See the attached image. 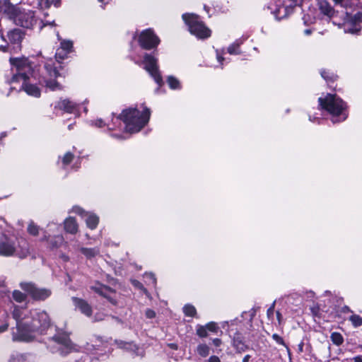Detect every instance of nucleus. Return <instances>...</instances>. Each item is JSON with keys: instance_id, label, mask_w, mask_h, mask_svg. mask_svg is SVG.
Wrapping results in <instances>:
<instances>
[{"instance_id": "nucleus-1", "label": "nucleus", "mask_w": 362, "mask_h": 362, "mask_svg": "<svg viewBox=\"0 0 362 362\" xmlns=\"http://www.w3.org/2000/svg\"><path fill=\"white\" fill-rule=\"evenodd\" d=\"M13 317L16 321V332H13L14 341H29L37 335L43 334L50 327V319L42 310H34L23 313L22 309L16 306Z\"/></svg>"}, {"instance_id": "nucleus-2", "label": "nucleus", "mask_w": 362, "mask_h": 362, "mask_svg": "<svg viewBox=\"0 0 362 362\" xmlns=\"http://www.w3.org/2000/svg\"><path fill=\"white\" fill-rule=\"evenodd\" d=\"M10 63L11 76L7 78V82L11 85V89L18 91L23 90L30 95L40 97V89L36 86L27 83L33 73L30 62L25 57H21L11 58Z\"/></svg>"}, {"instance_id": "nucleus-3", "label": "nucleus", "mask_w": 362, "mask_h": 362, "mask_svg": "<svg viewBox=\"0 0 362 362\" xmlns=\"http://www.w3.org/2000/svg\"><path fill=\"white\" fill-rule=\"evenodd\" d=\"M151 111L144 107L141 111L137 108H129L124 110L119 118L125 124V129L129 133L139 132L148 122L150 118Z\"/></svg>"}, {"instance_id": "nucleus-4", "label": "nucleus", "mask_w": 362, "mask_h": 362, "mask_svg": "<svg viewBox=\"0 0 362 362\" xmlns=\"http://www.w3.org/2000/svg\"><path fill=\"white\" fill-rule=\"evenodd\" d=\"M320 105L332 116V122L337 123L346 119V104L336 94H327L324 98H319Z\"/></svg>"}, {"instance_id": "nucleus-5", "label": "nucleus", "mask_w": 362, "mask_h": 362, "mask_svg": "<svg viewBox=\"0 0 362 362\" xmlns=\"http://www.w3.org/2000/svg\"><path fill=\"white\" fill-rule=\"evenodd\" d=\"M49 347L52 352L67 355L76 351V346L71 341L68 334L65 332L55 334L49 341Z\"/></svg>"}, {"instance_id": "nucleus-6", "label": "nucleus", "mask_w": 362, "mask_h": 362, "mask_svg": "<svg viewBox=\"0 0 362 362\" xmlns=\"http://www.w3.org/2000/svg\"><path fill=\"white\" fill-rule=\"evenodd\" d=\"M182 19L187 25L189 32L198 38H207L211 35V30L205 26L199 16L194 13H185Z\"/></svg>"}, {"instance_id": "nucleus-7", "label": "nucleus", "mask_w": 362, "mask_h": 362, "mask_svg": "<svg viewBox=\"0 0 362 362\" xmlns=\"http://www.w3.org/2000/svg\"><path fill=\"white\" fill-rule=\"evenodd\" d=\"M13 11L8 18L17 25L25 28H32L37 23V18L33 11L22 10L18 5H14Z\"/></svg>"}, {"instance_id": "nucleus-8", "label": "nucleus", "mask_w": 362, "mask_h": 362, "mask_svg": "<svg viewBox=\"0 0 362 362\" xmlns=\"http://www.w3.org/2000/svg\"><path fill=\"white\" fill-rule=\"evenodd\" d=\"M20 287L26 291L34 300H44L51 295V291L47 288H37L30 282H21Z\"/></svg>"}, {"instance_id": "nucleus-9", "label": "nucleus", "mask_w": 362, "mask_h": 362, "mask_svg": "<svg viewBox=\"0 0 362 362\" xmlns=\"http://www.w3.org/2000/svg\"><path fill=\"white\" fill-rule=\"evenodd\" d=\"M160 42L159 38L154 34L151 29L143 31L139 37V43L141 47L151 49L156 47Z\"/></svg>"}, {"instance_id": "nucleus-10", "label": "nucleus", "mask_w": 362, "mask_h": 362, "mask_svg": "<svg viewBox=\"0 0 362 362\" xmlns=\"http://www.w3.org/2000/svg\"><path fill=\"white\" fill-rule=\"evenodd\" d=\"M144 62L145 64V69L153 78L155 81L158 85H160L162 83V77L160 76L158 70L157 59L154 57L148 54H146L144 56Z\"/></svg>"}, {"instance_id": "nucleus-11", "label": "nucleus", "mask_w": 362, "mask_h": 362, "mask_svg": "<svg viewBox=\"0 0 362 362\" xmlns=\"http://www.w3.org/2000/svg\"><path fill=\"white\" fill-rule=\"evenodd\" d=\"M16 250V243L14 239L4 236L0 238V255L11 256Z\"/></svg>"}, {"instance_id": "nucleus-12", "label": "nucleus", "mask_w": 362, "mask_h": 362, "mask_svg": "<svg viewBox=\"0 0 362 362\" xmlns=\"http://www.w3.org/2000/svg\"><path fill=\"white\" fill-rule=\"evenodd\" d=\"M45 68L47 70L49 76L50 77L49 80L45 81L46 86L52 90H60L62 88L59 83L52 79V78H56L60 76L59 71L55 67H53L52 65L48 64H45Z\"/></svg>"}, {"instance_id": "nucleus-13", "label": "nucleus", "mask_w": 362, "mask_h": 362, "mask_svg": "<svg viewBox=\"0 0 362 362\" xmlns=\"http://www.w3.org/2000/svg\"><path fill=\"white\" fill-rule=\"evenodd\" d=\"M92 289L100 296L107 298L112 305L117 304V293L110 287L104 285H99L92 287Z\"/></svg>"}, {"instance_id": "nucleus-14", "label": "nucleus", "mask_w": 362, "mask_h": 362, "mask_svg": "<svg viewBox=\"0 0 362 362\" xmlns=\"http://www.w3.org/2000/svg\"><path fill=\"white\" fill-rule=\"evenodd\" d=\"M24 35V33L21 29L15 28L8 33L7 37L9 42L19 49Z\"/></svg>"}, {"instance_id": "nucleus-15", "label": "nucleus", "mask_w": 362, "mask_h": 362, "mask_svg": "<svg viewBox=\"0 0 362 362\" xmlns=\"http://www.w3.org/2000/svg\"><path fill=\"white\" fill-rule=\"evenodd\" d=\"M14 255L21 259L25 258L30 255V246L25 240L21 239L17 240L16 250Z\"/></svg>"}, {"instance_id": "nucleus-16", "label": "nucleus", "mask_w": 362, "mask_h": 362, "mask_svg": "<svg viewBox=\"0 0 362 362\" xmlns=\"http://www.w3.org/2000/svg\"><path fill=\"white\" fill-rule=\"evenodd\" d=\"M72 301L76 308L78 309L83 314L88 317H90L92 315L91 306L87 301L76 297H73Z\"/></svg>"}, {"instance_id": "nucleus-17", "label": "nucleus", "mask_w": 362, "mask_h": 362, "mask_svg": "<svg viewBox=\"0 0 362 362\" xmlns=\"http://www.w3.org/2000/svg\"><path fill=\"white\" fill-rule=\"evenodd\" d=\"M78 105L69 99H63L58 101L55 107L64 110L68 113H74L78 110Z\"/></svg>"}, {"instance_id": "nucleus-18", "label": "nucleus", "mask_w": 362, "mask_h": 362, "mask_svg": "<svg viewBox=\"0 0 362 362\" xmlns=\"http://www.w3.org/2000/svg\"><path fill=\"white\" fill-rule=\"evenodd\" d=\"M73 47V44L71 41L69 40H62L61 42V46L57 49V53L55 54V58L57 60L64 59L67 54L71 51Z\"/></svg>"}, {"instance_id": "nucleus-19", "label": "nucleus", "mask_w": 362, "mask_h": 362, "mask_svg": "<svg viewBox=\"0 0 362 362\" xmlns=\"http://www.w3.org/2000/svg\"><path fill=\"white\" fill-rule=\"evenodd\" d=\"M317 5L321 13L329 18L335 15L336 11L327 0H319Z\"/></svg>"}, {"instance_id": "nucleus-20", "label": "nucleus", "mask_w": 362, "mask_h": 362, "mask_svg": "<svg viewBox=\"0 0 362 362\" xmlns=\"http://www.w3.org/2000/svg\"><path fill=\"white\" fill-rule=\"evenodd\" d=\"M343 26H344V30L346 33L358 34L361 30V27L360 25L355 24V23H354L349 18L344 23Z\"/></svg>"}, {"instance_id": "nucleus-21", "label": "nucleus", "mask_w": 362, "mask_h": 362, "mask_svg": "<svg viewBox=\"0 0 362 362\" xmlns=\"http://www.w3.org/2000/svg\"><path fill=\"white\" fill-rule=\"evenodd\" d=\"M64 230L71 234H75L78 231V224L73 217H69L64 222Z\"/></svg>"}, {"instance_id": "nucleus-22", "label": "nucleus", "mask_w": 362, "mask_h": 362, "mask_svg": "<svg viewBox=\"0 0 362 362\" xmlns=\"http://www.w3.org/2000/svg\"><path fill=\"white\" fill-rule=\"evenodd\" d=\"M79 250L88 259L95 257L100 253V249L98 247L93 248L81 247Z\"/></svg>"}, {"instance_id": "nucleus-23", "label": "nucleus", "mask_w": 362, "mask_h": 362, "mask_svg": "<svg viewBox=\"0 0 362 362\" xmlns=\"http://www.w3.org/2000/svg\"><path fill=\"white\" fill-rule=\"evenodd\" d=\"M14 5L7 0H0V13H4L8 16L14 11Z\"/></svg>"}, {"instance_id": "nucleus-24", "label": "nucleus", "mask_w": 362, "mask_h": 362, "mask_svg": "<svg viewBox=\"0 0 362 362\" xmlns=\"http://www.w3.org/2000/svg\"><path fill=\"white\" fill-rule=\"evenodd\" d=\"M86 215L87 216L86 219L87 226L92 230L95 229L98 224V217L95 214L88 213H86Z\"/></svg>"}, {"instance_id": "nucleus-25", "label": "nucleus", "mask_w": 362, "mask_h": 362, "mask_svg": "<svg viewBox=\"0 0 362 362\" xmlns=\"http://www.w3.org/2000/svg\"><path fill=\"white\" fill-rule=\"evenodd\" d=\"M330 339L334 344L336 346H341L344 343L343 336L337 332H334L330 335Z\"/></svg>"}, {"instance_id": "nucleus-26", "label": "nucleus", "mask_w": 362, "mask_h": 362, "mask_svg": "<svg viewBox=\"0 0 362 362\" xmlns=\"http://www.w3.org/2000/svg\"><path fill=\"white\" fill-rule=\"evenodd\" d=\"M59 0H39V6L42 8H49L52 4L55 6H58Z\"/></svg>"}, {"instance_id": "nucleus-27", "label": "nucleus", "mask_w": 362, "mask_h": 362, "mask_svg": "<svg viewBox=\"0 0 362 362\" xmlns=\"http://www.w3.org/2000/svg\"><path fill=\"white\" fill-rule=\"evenodd\" d=\"M12 296L18 303H22L26 299V295L18 290L13 291Z\"/></svg>"}, {"instance_id": "nucleus-28", "label": "nucleus", "mask_w": 362, "mask_h": 362, "mask_svg": "<svg viewBox=\"0 0 362 362\" xmlns=\"http://www.w3.org/2000/svg\"><path fill=\"white\" fill-rule=\"evenodd\" d=\"M197 353L202 357L209 354V347L206 344H199L197 349Z\"/></svg>"}, {"instance_id": "nucleus-29", "label": "nucleus", "mask_w": 362, "mask_h": 362, "mask_svg": "<svg viewBox=\"0 0 362 362\" xmlns=\"http://www.w3.org/2000/svg\"><path fill=\"white\" fill-rule=\"evenodd\" d=\"M183 312L187 316L194 317L196 315V309L192 305H186L183 308Z\"/></svg>"}, {"instance_id": "nucleus-30", "label": "nucleus", "mask_w": 362, "mask_h": 362, "mask_svg": "<svg viewBox=\"0 0 362 362\" xmlns=\"http://www.w3.org/2000/svg\"><path fill=\"white\" fill-rule=\"evenodd\" d=\"M320 74L322 77L327 81H333L337 78V76L335 74L326 70H322L320 72Z\"/></svg>"}, {"instance_id": "nucleus-31", "label": "nucleus", "mask_w": 362, "mask_h": 362, "mask_svg": "<svg viewBox=\"0 0 362 362\" xmlns=\"http://www.w3.org/2000/svg\"><path fill=\"white\" fill-rule=\"evenodd\" d=\"M349 320L355 327H358L362 325V317L358 315H352L349 317Z\"/></svg>"}, {"instance_id": "nucleus-32", "label": "nucleus", "mask_w": 362, "mask_h": 362, "mask_svg": "<svg viewBox=\"0 0 362 362\" xmlns=\"http://www.w3.org/2000/svg\"><path fill=\"white\" fill-rule=\"evenodd\" d=\"M233 346L239 352L245 351L247 349V346L238 339H234Z\"/></svg>"}, {"instance_id": "nucleus-33", "label": "nucleus", "mask_w": 362, "mask_h": 362, "mask_svg": "<svg viewBox=\"0 0 362 362\" xmlns=\"http://www.w3.org/2000/svg\"><path fill=\"white\" fill-rule=\"evenodd\" d=\"M168 83L170 88L177 89L180 88V82L175 77L170 76L168 78Z\"/></svg>"}, {"instance_id": "nucleus-34", "label": "nucleus", "mask_w": 362, "mask_h": 362, "mask_svg": "<svg viewBox=\"0 0 362 362\" xmlns=\"http://www.w3.org/2000/svg\"><path fill=\"white\" fill-rule=\"evenodd\" d=\"M28 232L30 235L36 236L39 233V227L33 222H30L28 226Z\"/></svg>"}, {"instance_id": "nucleus-35", "label": "nucleus", "mask_w": 362, "mask_h": 362, "mask_svg": "<svg viewBox=\"0 0 362 362\" xmlns=\"http://www.w3.org/2000/svg\"><path fill=\"white\" fill-rule=\"evenodd\" d=\"M73 158H74V155L71 153H70V152L66 153L62 158L63 165L64 166L68 165L72 161Z\"/></svg>"}, {"instance_id": "nucleus-36", "label": "nucleus", "mask_w": 362, "mask_h": 362, "mask_svg": "<svg viewBox=\"0 0 362 362\" xmlns=\"http://www.w3.org/2000/svg\"><path fill=\"white\" fill-rule=\"evenodd\" d=\"M349 18L351 19L354 23H355V24L360 25V23L362 22V13L358 12L355 13L354 16H349Z\"/></svg>"}, {"instance_id": "nucleus-37", "label": "nucleus", "mask_w": 362, "mask_h": 362, "mask_svg": "<svg viewBox=\"0 0 362 362\" xmlns=\"http://www.w3.org/2000/svg\"><path fill=\"white\" fill-rule=\"evenodd\" d=\"M197 334L200 337H207L208 334H207V330H206L205 326H201V325L198 326L197 328Z\"/></svg>"}, {"instance_id": "nucleus-38", "label": "nucleus", "mask_w": 362, "mask_h": 362, "mask_svg": "<svg viewBox=\"0 0 362 362\" xmlns=\"http://www.w3.org/2000/svg\"><path fill=\"white\" fill-rule=\"evenodd\" d=\"M205 327H206V330H209L210 332H215V333H216L218 330V327L214 322H209L208 324L206 325Z\"/></svg>"}, {"instance_id": "nucleus-39", "label": "nucleus", "mask_w": 362, "mask_h": 362, "mask_svg": "<svg viewBox=\"0 0 362 362\" xmlns=\"http://www.w3.org/2000/svg\"><path fill=\"white\" fill-rule=\"evenodd\" d=\"M272 339L279 344H281L284 346H285L288 350V347L286 346V344H285L283 338L281 337H280L279 334H273L272 335Z\"/></svg>"}, {"instance_id": "nucleus-40", "label": "nucleus", "mask_w": 362, "mask_h": 362, "mask_svg": "<svg viewBox=\"0 0 362 362\" xmlns=\"http://www.w3.org/2000/svg\"><path fill=\"white\" fill-rule=\"evenodd\" d=\"M144 277L146 279H148L149 280V284H151L152 286H155L156 284V279L153 274L152 273H146L144 274Z\"/></svg>"}, {"instance_id": "nucleus-41", "label": "nucleus", "mask_w": 362, "mask_h": 362, "mask_svg": "<svg viewBox=\"0 0 362 362\" xmlns=\"http://www.w3.org/2000/svg\"><path fill=\"white\" fill-rule=\"evenodd\" d=\"M239 47V44L238 43H233V45H230L228 48V52L230 54H238V52H237V49Z\"/></svg>"}, {"instance_id": "nucleus-42", "label": "nucleus", "mask_w": 362, "mask_h": 362, "mask_svg": "<svg viewBox=\"0 0 362 362\" xmlns=\"http://www.w3.org/2000/svg\"><path fill=\"white\" fill-rule=\"evenodd\" d=\"M132 284H133L135 287H136V288H139V289L142 290L145 293H147V291H146V289L144 287V286L142 285V284H141V283H140L139 281H137V280H132Z\"/></svg>"}, {"instance_id": "nucleus-43", "label": "nucleus", "mask_w": 362, "mask_h": 362, "mask_svg": "<svg viewBox=\"0 0 362 362\" xmlns=\"http://www.w3.org/2000/svg\"><path fill=\"white\" fill-rule=\"evenodd\" d=\"M25 359L23 355H17L12 357L9 362H25Z\"/></svg>"}, {"instance_id": "nucleus-44", "label": "nucleus", "mask_w": 362, "mask_h": 362, "mask_svg": "<svg viewBox=\"0 0 362 362\" xmlns=\"http://www.w3.org/2000/svg\"><path fill=\"white\" fill-rule=\"evenodd\" d=\"M146 316L149 319L154 318L156 317V313L151 309H147L146 310Z\"/></svg>"}, {"instance_id": "nucleus-45", "label": "nucleus", "mask_w": 362, "mask_h": 362, "mask_svg": "<svg viewBox=\"0 0 362 362\" xmlns=\"http://www.w3.org/2000/svg\"><path fill=\"white\" fill-rule=\"evenodd\" d=\"M63 243V237L62 235H59L56 237V241L54 244H53L54 247H59Z\"/></svg>"}, {"instance_id": "nucleus-46", "label": "nucleus", "mask_w": 362, "mask_h": 362, "mask_svg": "<svg viewBox=\"0 0 362 362\" xmlns=\"http://www.w3.org/2000/svg\"><path fill=\"white\" fill-rule=\"evenodd\" d=\"M274 306H275V302L272 303L271 307L267 310V315L269 317H270L272 315H273L274 312Z\"/></svg>"}, {"instance_id": "nucleus-47", "label": "nucleus", "mask_w": 362, "mask_h": 362, "mask_svg": "<svg viewBox=\"0 0 362 362\" xmlns=\"http://www.w3.org/2000/svg\"><path fill=\"white\" fill-rule=\"evenodd\" d=\"M208 362H221V361L218 356H212L209 358Z\"/></svg>"}, {"instance_id": "nucleus-48", "label": "nucleus", "mask_w": 362, "mask_h": 362, "mask_svg": "<svg viewBox=\"0 0 362 362\" xmlns=\"http://www.w3.org/2000/svg\"><path fill=\"white\" fill-rule=\"evenodd\" d=\"M221 343L222 342L220 339L216 338L213 340V344L215 346H219L221 344Z\"/></svg>"}, {"instance_id": "nucleus-49", "label": "nucleus", "mask_w": 362, "mask_h": 362, "mask_svg": "<svg viewBox=\"0 0 362 362\" xmlns=\"http://www.w3.org/2000/svg\"><path fill=\"white\" fill-rule=\"evenodd\" d=\"M8 325L7 324L0 326V333L4 332L8 329Z\"/></svg>"}, {"instance_id": "nucleus-50", "label": "nucleus", "mask_w": 362, "mask_h": 362, "mask_svg": "<svg viewBox=\"0 0 362 362\" xmlns=\"http://www.w3.org/2000/svg\"><path fill=\"white\" fill-rule=\"evenodd\" d=\"M354 362H362V356H357L352 358Z\"/></svg>"}, {"instance_id": "nucleus-51", "label": "nucleus", "mask_w": 362, "mask_h": 362, "mask_svg": "<svg viewBox=\"0 0 362 362\" xmlns=\"http://www.w3.org/2000/svg\"><path fill=\"white\" fill-rule=\"evenodd\" d=\"M250 358V355H245L243 359V362H248Z\"/></svg>"}, {"instance_id": "nucleus-52", "label": "nucleus", "mask_w": 362, "mask_h": 362, "mask_svg": "<svg viewBox=\"0 0 362 362\" xmlns=\"http://www.w3.org/2000/svg\"><path fill=\"white\" fill-rule=\"evenodd\" d=\"M303 343L301 342L299 345H298V349H299V351L302 352L303 351Z\"/></svg>"}, {"instance_id": "nucleus-53", "label": "nucleus", "mask_w": 362, "mask_h": 362, "mask_svg": "<svg viewBox=\"0 0 362 362\" xmlns=\"http://www.w3.org/2000/svg\"><path fill=\"white\" fill-rule=\"evenodd\" d=\"M96 125H98L99 127H101L103 126V121L102 120H98L97 122H96Z\"/></svg>"}, {"instance_id": "nucleus-54", "label": "nucleus", "mask_w": 362, "mask_h": 362, "mask_svg": "<svg viewBox=\"0 0 362 362\" xmlns=\"http://www.w3.org/2000/svg\"><path fill=\"white\" fill-rule=\"evenodd\" d=\"M75 211H76V213H78L79 214H82L83 210L81 209H80V208H76L75 209Z\"/></svg>"}, {"instance_id": "nucleus-55", "label": "nucleus", "mask_w": 362, "mask_h": 362, "mask_svg": "<svg viewBox=\"0 0 362 362\" xmlns=\"http://www.w3.org/2000/svg\"><path fill=\"white\" fill-rule=\"evenodd\" d=\"M335 4H341L344 1V0H332Z\"/></svg>"}, {"instance_id": "nucleus-56", "label": "nucleus", "mask_w": 362, "mask_h": 362, "mask_svg": "<svg viewBox=\"0 0 362 362\" xmlns=\"http://www.w3.org/2000/svg\"><path fill=\"white\" fill-rule=\"evenodd\" d=\"M170 346L172 349H177V345H176L175 344H170Z\"/></svg>"}, {"instance_id": "nucleus-57", "label": "nucleus", "mask_w": 362, "mask_h": 362, "mask_svg": "<svg viewBox=\"0 0 362 362\" xmlns=\"http://www.w3.org/2000/svg\"><path fill=\"white\" fill-rule=\"evenodd\" d=\"M276 316H277L278 320L280 322V319H281V313L279 312H277L276 313Z\"/></svg>"}, {"instance_id": "nucleus-58", "label": "nucleus", "mask_w": 362, "mask_h": 362, "mask_svg": "<svg viewBox=\"0 0 362 362\" xmlns=\"http://www.w3.org/2000/svg\"><path fill=\"white\" fill-rule=\"evenodd\" d=\"M305 35H310L311 33V30L309 29H307L304 31Z\"/></svg>"}, {"instance_id": "nucleus-59", "label": "nucleus", "mask_w": 362, "mask_h": 362, "mask_svg": "<svg viewBox=\"0 0 362 362\" xmlns=\"http://www.w3.org/2000/svg\"><path fill=\"white\" fill-rule=\"evenodd\" d=\"M343 310H344V311H348V312H350V311H351V310H350V309H349V308L348 306H344V307L343 308Z\"/></svg>"}, {"instance_id": "nucleus-60", "label": "nucleus", "mask_w": 362, "mask_h": 362, "mask_svg": "<svg viewBox=\"0 0 362 362\" xmlns=\"http://www.w3.org/2000/svg\"><path fill=\"white\" fill-rule=\"evenodd\" d=\"M217 59H218V62H221L223 60V58L218 55L217 56Z\"/></svg>"}, {"instance_id": "nucleus-61", "label": "nucleus", "mask_w": 362, "mask_h": 362, "mask_svg": "<svg viewBox=\"0 0 362 362\" xmlns=\"http://www.w3.org/2000/svg\"><path fill=\"white\" fill-rule=\"evenodd\" d=\"M127 346H128L129 347H132V346L136 347V345H134V344H127Z\"/></svg>"}, {"instance_id": "nucleus-62", "label": "nucleus", "mask_w": 362, "mask_h": 362, "mask_svg": "<svg viewBox=\"0 0 362 362\" xmlns=\"http://www.w3.org/2000/svg\"><path fill=\"white\" fill-rule=\"evenodd\" d=\"M98 1H100V2H104V1H105V0H98Z\"/></svg>"}]
</instances>
